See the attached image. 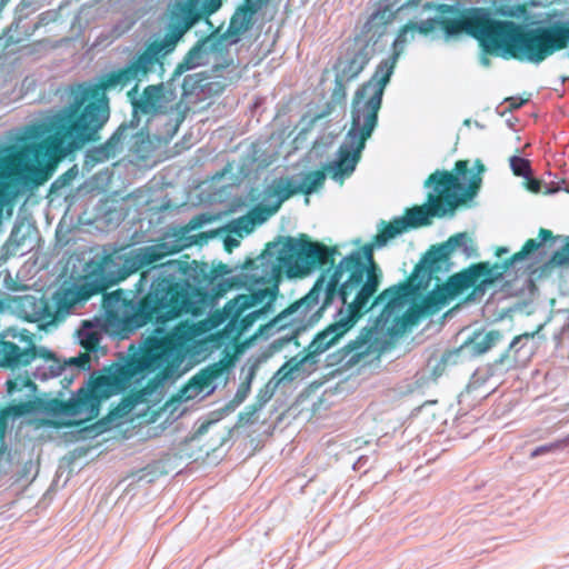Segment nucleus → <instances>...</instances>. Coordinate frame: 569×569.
<instances>
[{
    "mask_svg": "<svg viewBox=\"0 0 569 569\" xmlns=\"http://www.w3.org/2000/svg\"><path fill=\"white\" fill-rule=\"evenodd\" d=\"M336 249L308 240L306 234L299 238L287 236L268 243L261 254L249 259L242 271L233 277L218 280L216 277L200 276L196 268L178 260H169L143 271L139 279L140 299L133 303L120 300L118 295L109 298L110 313L114 317V306L124 308L120 318V328L124 331L138 330L149 322L157 325L153 337H167L179 330L174 327L170 332L160 328L169 320L182 313L197 318L211 310L229 290L244 287L249 293L259 286H273L278 290L282 272L288 278H300L310 274L321 263H326ZM187 343V342H184ZM186 345H183V353Z\"/></svg>",
    "mask_w": 569,
    "mask_h": 569,
    "instance_id": "obj_1",
    "label": "nucleus"
},
{
    "mask_svg": "<svg viewBox=\"0 0 569 569\" xmlns=\"http://www.w3.org/2000/svg\"><path fill=\"white\" fill-rule=\"evenodd\" d=\"M411 3L422 11H433L436 14L420 22L406 24L392 42V56L383 59L370 79L355 92L350 129L337 151V158L325 167L336 181L343 180L356 170L366 142L378 124L385 89L405 49L409 32L419 31L420 34L428 36L439 30L447 41L468 34L477 39L486 52L491 53L497 20L488 9L473 7L463 10L459 18H449L447 14L458 12L452 4L440 3L438 0H412Z\"/></svg>",
    "mask_w": 569,
    "mask_h": 569,
    "instance_id": "obj_2",
    "label": "nucleus"
},
{
    "mask_svg": "<svg viewBox=\"0 0 569 569\" xmlns=\"http://www.w3.org/2000/svg\"><path fill=\"white\" fill-rule=\"evenodd\" d=\"M184 332L179 330L167 337H150L138 353L123 365H118L108 375H91L90 379L68 401L51 400L47 411L52 416L84 417L99 416L102 399L120 393L133 383L140 382L156 370L162 380L179 376L183 362Z\"/></svg>",
    "mask_w": 569,
    "mask_h": 569,
    "instance_id": "obj_3",
    "label": "nucleus"
},
{
    "mask_svg": "<svg viewBox=\"0 0 569 569\" xmlns=\"http://www.w3.org/2000/svg\"><path fill=\"white\" fill-rule=\"evenodd\" d=\"M469 237L466 232L451 236L443 243L432 247L415 267L410 278L401 283L389 287L375 298V303L383 305L376 318L373 326L361 330L360 335L349 341L342 349L341 360L347 365H356L370 356L379 333L397 337L407 330V326L415 320V316L408 312V303L419 290H426L430 280H439V273H446L450 268V254L456 249H461L466 257L476 253V249L469 246Z\"/></svg>",
    "mask_w": 569,
    "mask_h": 569,
    "instance_id": "obj_4",
    "label": "nucleus"
},
{
    "mask_svg": "<svg viewBox=\"0 0 569 569\" xmlns=\"http://www.w3.org/2000/svg\"><path fill=\"white\" fill-rule=\"evenodd\" d=\"M176 242H160L134 249L120 248L94 254L87 263L86 274L77 281L62 282L52 295L56 322L78 313L93 296L124 280L138 270L179 252Z\"/></svg>",
    "mask_w": 569,
    "mask_h": 569,
    "instance_id": "obj_5",
    "label": "nucleus"
},
{
    "mask_svg": "<svg viewBox=\"0 0 569 569\" xmlns=\"http://www.w3.org/2000/svg\"><path fill=\"white\" fill-rule=\"evenodd\" d=\"M178 79L172 76L168 81L147 86L140 96H137L138 86L136 84L128 92L132 107L131 119L122 122L104 143L88 150L86 163L91 166L102 163L120 153L128 131L140 126L141 116L148 117L147 123L153 119L167 117L162 123L163 129L157 131L154 137L159 142L168 143L186 118L182 100L178 99Z\"/></svg>",
    "mask_w": 569,
    "mask_h": 569,
    "instance_id": "obj_6",
    "label": "nucleus"
},
{
    "mask_svg": "<svg viewBox=\"0 0 569 569\" xmlns=\"http://www.w3.org/2000/svg\"><path fill=\"white\" fill-rule=\"evenodd\" d=\"M456 174L446 170H436L425 182V187L433 186V192L428 196L427 202L421 207H413L407 210L406 217H396L387 228L392 231H399V234L409 228H417L429 223L430 217L453 216L457 207L472 199L476 194L475 188L479 187L481 179L472 176L469 186H466L461 179H465L468 172V161L459 160L455 167Z\"/></svg>",
    "mask_w": 569,
    "mask_h": 569,
    "instance_id": "obj_7",
    "label": "nucleus"
},
{
    "mask_svg": "<svg viewBox=\"0 0 569 569\" xmlns=\"http://www.w3.org/2000/svg\"><path fill=\"white\" fill-rule=\"evenodd\" d=\"M491 53L503 59L541 63L569 44V26L556 21L548 26L527 27L497 20Z\"/></svg>",
    "mask_w": 569,
    "mask_h": 569,
    "instance_id": "obj_8",
    "label": "nucleus"
},
{
    "mask_svg": "<svg viewBox=\"0 0 569 569\" xmlns=\"http://www.w3.org/2000/svg\"><path fill=\"white\" fill-rule=\"evenodd\" d=\"M378 233L370 243H366L361 250H353L343 257L331 270V274L342 286V296L350 295L357 305L370 307V302L377 293L381 280L382 270L373 259V250L385 247L399 231L387 228V222L380 220L377 224Z\"/></svg>",
    "mask_w": 569,
    "mask_h": 569,
    "instance_id": "obj_9",
    "label": "nucleus"
},
{
    "mask_svg": "<svg viewBox=\"0 0 569 569\" xmlns=\"http://www.w3.org/2000/svg\"><path fill=\"white\" fill-rule=\"evenodd\" d=\"M199 13L190 2L180 3L171 12L167 32L147 43L143 51L134 54L122 68L116 71L123 88L131 82L148 80L150 73L164 72V58L171 53L184 33L198 21Z\"/></svg>",
    "mask_w": 569,
    "mask_h": 569,
    "instance_id": "obj_10",
    "label": "nucleus"
},
{
    "mask_svg": "<svg viewBox=\"0 0 569 569\" xmlns=\"http://www.w3.org/2000/svg\"><path fill=\"white\" fill-rule=\"evenodd\" d=\"M326 247L328 249H336L337 252L332 253L326 263H321L313 271L326 266H329V268L320 274L310 291L279 313L269 323L270 327L282 330L291 326L292 333L297 335L301 329L318 322L327 308L336 303L343 307L352 300L350 295L342 296L340 293L342 286L331 274L335 257L339 254V250L337 247Z\"/></svg>",
    "mask_w": 569,
    "mask_h": 569,
    "instance_id": "obj_11",
    "label": "nucleus"
},
{
    "mask_svg": "<svg viewBox=\"0 0 569 569\" xmlns=\"http://www.w3.org/2000/svg\"><path fill=\"white\" fill-rule=\"evenodd\" d=\"M111 110L106 107L86 104L69 121L51 126H30L26 129L28 139H40L50 136L53 150L69 156L90 142L100 140V131L110 119Z\"/></svg>",
    "mask_w": 569,
    "mask_h": 569,
    "instance_id": "obj_12",
    "label": "nucleus"
},
{
    "mask_svg": "<svg viewBox=\"0 0 569 569\" xmlns=\"http://www.w3.org/2000/svg\"><path fill=\"white\" fill-rule=\"evenodd\" d=\"M542 326L536 331L516 336L501 355L492 362L476 369L465 390L459 393V403L468 400L469 396L482 387L490 378L501 377L510 370L526 367L532 359L537 346L533 341Z\"/></svg>",
    "mask_w": 569,
    "mask_h": 569,
    "instance_id": "obj_13",
    "label": "nucleus"
},
{
    "mask_svg": "<svg viewBox=\"0 0 569 569\" xmlns=\"http://www.w3.org/2000/svg\"><path fill=\"white\" fill-rule=\"evenodd\" d=\"M373 307H382L383 305H377L375 301L370 307L366 305H357V301L352 299L343 307H339L333 315V321L325 330L319 332L313 340L309 343L307 350L308 353L298 359H295L293 363L297 368L305 373H310L316 370L318 365V357L327 351L330 347L336 345L340 338H342L361 318L363 311L370 310Z\"/></svg>",
    "mask_w": 569,
    "mask_h": 569,
    "instance_id": "obj_14",
    "label": "nucleus"
},
{
    "mask_svg": "<svg viewBox=\"0 0 569 569\" xmlns=\"http://www.w3.org/2000/svg\"><path fill=\"white\" fill-rule=\"evenodd\" d=\"M64 157L53 150L47 134L41 142L24 144L7 156V164L13 166L20 187L27 190L48 181L52 173L50 164Z\"/></svg>",
    "mask_w": 569,
    "mask_h": 569,
    "instance_id": "obj_15",
    "label": "nucleus"
},
{
    "mask_svg": "<svg viewBox=\"0 0 569 569\" xmlns=\"http://www.w3.org/2000/svg\"><path fill=\"white\" fill-rule=\"evenodd\" d=\"M325 180L326 173L320 170L273 179L266 189L264 199L253 210V219L263 222L290 197L300 192L311 194L323 186Z\"/></svg>",
    "mask_w": 569,
    "mask_h": 569,
    "instance_id": "obj_16",
    "label": "nucleus"
},
{
    "mask_svg": "<svg viewBox=\"0 0 569 569\" xmlns=\"http://www.w3.org/2000/svg\"><path fill=\"white\" fill-rule=\"evenodd\" d=\"M278 290L273 286L257 288L251 293L238 295L223 308V319L228 320L227 329L240 336L247 332L259 319H267L272 311V302Z\"/></svg>",
    "mask_w": 569,
    "mask_h": 569,
    "instance_id": "obj_17",
    "label": "nucleus"
},
{
    "mask_svg": "<svg viewBox=\"0 0 569 569\" xmlns=\"http://www.w3.org/2000/svg\"><path fill=\"white\" fill-rule=\"evenodd\" d=\"M139 281L134 284V291L133 292H126L121 289H118L110 293H103V301H102V308L104 311V322H102L99 319H96L93 321H83L81 327L78 330V338L79 343L81 347H83L89 352H96L98 350L100 340L102 339L103 332L111 330L113 333H117L121 337H129L131 333L136 332L137 330L132 331H124V329L120 328L121 322L118 321V318L120 313H122L124 308H121L120 306H114V310H117V313L114 317H111L112 315L109 312L110 306H109V298L113 295H118L120 300H123L128 303H133V301H138L140 299L139 295Z\"/></svg>",
    "mask_w": 569,
    "mask_h": 569,
    "instance_id": "obj_18",
    "label": "nucleus"
},
{
    "mask_svg": "<svg viewBox=\"0 0 569 569\" xmlns=\"http://www.w3.org/2000/svg\"><path fill=\"white\" fill-rule=\"evenodd\" d=\"M212 62V71L218 72L233 67V56L219 38V30L213 31L207 38L199 40L186 53L183 60L177 66L173 74L178 80L189 70Z\"/></svg>",
    "mask_w": 569,
    "mask_h": 569,
    "instance_id": "obj_19",
    "label": "nucleus"
},
{
    "mask_svg": "<svg viewBox=\"0 0 569 569\" xmlns=\"http://www.w3.org/2000/svg\"><path fill=\"white\" fill-rule=\"evenodd\" d=\"M30 349H34V359L32 362H39L32 372L34 379L44 381L63 373V381L72 383L77 375L84 370H90L91 357L89 353H80L68 360H61L51 350L44 347H37L33 342Z\"/></svg>",
    "mask_w": 569,
    "mask_h": 569,
    "instance_id": "obj_20",
    "label": "nucleus"
},
{
    "mask_svg": "<svg viewBox=\"0 0 569 569\" xmlns=\"http://www.w3.org/2000/svg\"><path fill=\"white\" fill-rule=\"evenodd\" d=\"M549 239H553L552 232L548 229L541 228L539 230V239L527 240L520 251L505 260L501 264L496 263L491 266L489 262L477 263L476 266H483L481 277H485V279L475 289V292L483 295L486 286L502 279L505 276H510L518 262L535 256V253L539 251L540 247Z\"/></svg>",
    "mask_w": 569,
    "mask_h": 569,
    "instance_id": "obj_21",
    "label": "nucleus"
},
{
    "mask_svg": "<svg viewBox=\"0 0 569 569\" xmlns=\"http://www.w3.org/2000/svg\"><path fill=\"white\" fill-rule=\"evenodd\" d=\"M375 52L376 48L363 37H355L343 42L340 56L333 64L335 73L352 81L363 71Z\"/></svg>",
    "mask_w": 569,
    "mask_h": 569,
    "instance_id": "obj_22",
    "label": "nucleus"
},
{
    "mask_svg": "<svg viewBox=\"0 0 569 569\" xmlns=\"http://www.w3.org/2000/svg\"><path fill=\"white\" fill-rule=\"evenodd\" d=\"M32 338L29 331L8 329L0 335V367H26L34 359V349H30Z\"/></svg>",
    "mask_w": 569,
    "mask_h": 569,
    "instance_id": "obj_23",
    "label": "nucleus"
},
{
    "mask_svg": "<svg viewBox=\"0 0 569 569\" xmlns=\"http://www.w3.org/2000/svg\"><path fill=\"white\" fill-rule=\"evenodd\" d=\"M505 342V335L500 330H488L475 332L458 349L442 355L436 371L442 366L446 368L456 365L460 358H475L482 356L495 347Z\"/></svg>",
    "mask_w": 569,
    "mask_h": 569,
    "instance_id": "obj_24",
    "label": "nucleus"
},
{
    "mask_svg": "<svg viewBox=\"0 0 569 569\" xmlns=\"http://www.w3.org/2000/svg\"><path fill=\"white\" fill-rule=\"evenodd\" d=\"M246 4L239 8L232 16L229 27L223 33L219 32V38L223 44L231 51V47L238 43L241 36L248 31L252 24L253 16L269 3V0H244Z\"/></svg>",
    "mask_w": 569,
    "mask_h": 569,
    "instance_id": "obj_25",
    "label": "nucleus"
},
{
    "mask_svg": "<svg viewBox=\"0 0 569 569\" xmlns=\"http://www.w3.org/2000/svg\"><path fill=\"white\" fill-rule=\"evenodd\" d=\"M33 13L31 10H20V6L16 7L13 20L0 37L4 48L18 44L34 34L38 29L34 19L30 18Z\"/></svg>",
    "mask_w": 569,
    "mask_h": 569,
    "instance_id": "obj_26",
    "label": "nucleus"
},
{
    "mask_svg": "<svg viewBox=\"0 0 569 569\" xmlns=\"http://www.w3.org/2000/svg\"><path fill=\"white\" fill-rule=\"evenodd\" d=\"M18 309L21 316L30 322H56L53 310L47 298L26 295L18 300Z\"/></svg>",
    "mask_w": 569,
    "mask_h": 569,
    "instance_id": "obj_27",
    "label": "nucleus"
},
{
    "mask_svg": "<svg viewBox=\"0 0 569 569\" xmlns=\"http://www.w3.org/2000/svg\"><path fill=\"white\" fill-rule=\"evenodd\" d=\"M82 84L89 100L87 104L103 106L107 110H110V99L107 91L116 88L123 89L114 70L100 76L97 82H84Z\"/></svg>",
    "mask_w": 569,
    "mask_h": 569,
    "instance_id": "obj_28",
    "label": "nucleus"
},
{
    "mask_svg": "<svg viewBox=\"0 0 569 569\" xmlns=\"http://www.w3.org/2000/svg\"><path fill=\"white\" fill-rule=\"evenodd\" d=\"M393 17L395 12L388 4H380L377 10L371 13L362 27L360 34L357 37L368 39L369 44L376 48L379 44L380 39L386 34L387 27L392 22Z\"/></svg>",
    "mask_w": 569,
    "mask_h": 569,
    "instance_id": "obj_29",
    "label": "nucleus"
},
{
    "mask_svg": "<svg viewBox=\"0 0 569 569\" xmlns=\"http://www.w3.org/2000/svg\"><path fill=\"white\" fill-rule=\"evenodd\" d=\"M295 359H290L281 366L271 379L261 388L256 396L254 401L257 406L264 407L267 402L273 397L278 387L282 383H290L296 380L302 372L293 363Z\"/></svg>",
    "mask_w": 569,
    "mask_h": 569,
    "instance_id": "obj_30",
    "label": "nucleus"
},
{
    "mask_svg": "<svg viewBox=\"0 0 569 569\" xmlns=\"http://www.w3.org/2000/svg\"><path fill=\"white\" fill-rule=\"evenodd\" d=\"M150 123L143 128H137L128 131V137L123 141L127 142L129 151L138 159L146 160L154 151V144L150 138Z\"/></svg>",
    "mask_w": 569,
    "mask_h": 569,
    "instance_id": "obj_31",
    "label": "nucleus"
},
{
    "mask_svg": "<svg viewBox=\"0 0 569 569\" xmlns=\"http://www.w3.org/2000/svg\"><path fill=\"white\" fill-rule=\"evenodd\" d=\"M420 291L413 296V298L410 300L412 301ZM452 299L451 296H449V292L445 290V286H437L433 290L428 292L426 297L422 299L420 310L418 313H425V315H435L438 311H440L448 302ZM411 302L408 303V312L412 313L415 316V319H417V312L411 310ZM416 320L412 321V323ZM411 325V322L407 326V328Z\"/></svg>",
    "mask_w": 569,
    "mask_h": 569,
    "instance_id": "obj_32",
    "label": "nucleus"
},
{
    "mask_svg": "<svg viewBox=\"0 0 569 569\" xmlns=\"http://www.w3.org/2000/svg\"><path fill=\"white\" fill-rule=\"evenodd\" d=\"M13 166L7 164V157L0 160V204L9 203L22 190Z\"/></svg>",
    "mask_w": 569,
    "mask_h": 569,
    "instance_id": "obj_33",
    "label": "nucleus"
},
{
    "mask_svg": "<svg viewBox=\"0 0 569 569\" xmlns=\"http://www.w3.org/2000/svg\"><path fill=\"white\" fill-rule=\"evenodd\" d=\"M88 102H89V100H88V96L83 89V84L80 83L72 91V97H71V101L69 102V104L63 107L57 113L47 118L46 121L41 126H51V124H56L60 121L61 122L69 121V119L72 118L76 113L80 112L82 110V108Z\"/></svg>",
    "mask_w": 569,
    "mask_h": 569,
    "instance_id": "obj_34",
    "label": "nucleus"
},
{
    "mask_svg": "<svg viewBox=\"0 0 569 569\" xmlns=\"http://www.w3.org/2000/svg\"><path fill=\"white\" fill-rule=\"evenodd\" d=\"M88 102H89V100H88V96L83 89V84L80 83L72 91V97H71V101L69 102V104L63 107L57 113L47 118L46 121L41 126H51V124H56L60 121L61 122L69 121V119L72 118L76 113L80 112L82 110V108Z\"/></svg>",
    "mask_w": 569,
    "mask_h": 569,
    "instance_id": "obj_35",
    "label": "nucleus"
},
{
    "mask_svg": "<svg viewBox=\"0 0 569 569\" xmlns=\"http://www.w3.org/2000/svg\"><path fill=\"white\" fill-rule=\"evenodd\" d=\"M483 266H470L468 269L462 270L449 278L443 284L445 290L449 292L452 298L457 297L465 289L472 287L481 278Z\"/></svg>",
    "mask_w": 569,
    "mask_h": 569,
    "instance_id": "obj_36",
    "label": "nucleus"
},
{
    "mask_svg": "<svg viewBox=\"0 0 569 569\" xmlns=\"http://www.w3.org/2000/svg\"><path fill=\"white\" fill-rule=\"evenodd\" d=\"M237 66L233 63V67H229L228 69L214 72V77H207L206 87L203 94L204 96H218L220 94L232 81L237 79L236 73Z\"/></svg>",
    "mask_w": 569,
    "mask_h": 569,
    "instance_id": "obj_37",
    "label": "nucleus"
},
{
    "mask_svg": "<svg viewBox=\"0 0 569 569\" xmlns=\"http://www.w3.org/2000/svg\"><path fill=\"white\" fill-rule=\"evenodd\" d=\"M217 379V372L213 370H203L196 375L182 390L186 399H192L208 389H212V383Z\"/></svg>",
    "mask_w": 569,
    "mask_h": 569,
    "instance_id": "obj_38",
    "label": "nucleus"
},
{
    "mask_svg": "<svg viewBox=\"0 0 569 569\" xmlns=\"http://www.w3.org/2000/svg\"><path fill=\"white\" fill-rule=\"evenodd\" d=\"M350 82L347 79H342L335 74V86L331 92L330 101L327 103L326 109L316 116V119H322L330 114L337 104L345 103L347 98V83Z\"/></svg>",
    "mask_w": 569,
    "mask_h": 569,
    "instance_id": "obj_39",
    "label": "nucleus"
},
{
    "mask_svg": "<svg viewBox=\"0 0 569 569\" xmlns=\"http://www.w3.org/2000/svg\"><path fill=\"white\" fill-rule=\"evenodd\" d=\"M553 239H549L546 243H543L540 248H542L543 246H546L549 241H551L552 243L556 242L557 240H561L562 241V244L560 246V248H558L552 254H551V258L549 260V262L553 266H558V267H562L567 263H569V236H566V237H555L552 234ZM542 254V251L541 249H539L538 252L535 253V258H538ZM533 258V256L531 257Z\"/></svg>",
    "mask_w": 569,
    "mask_h": 569,
    "instance_id": "obj_40",
    "label": "nucleus"
},
{
    "mask_svg": "<svg viewBox=\"0 0 569 569\" xmlns=\"http://www.w3.org/2000/svg\"><path fill=\"white\" fill-rule=\"evenodd\" d=\"M206 80L207 76L202 72L186 76L181 83V96L203 94Z\"/></svg>",
    "mask_w": 569,
    "mask_h": 569,
    "instance_id": "obj_41",
    "label": "nucleus"
},
{
    "mask_svg": "<svg viewBox=\"0 0 569 569\" xmlns=\"http://www.w3.org/2000/svg\"><path fill=\"white\" fill-rule=\"evenodd\" d=\"M527 8L519 3H513L510 0H502L495 7V14L521 19L527 14Z\"/></svg>",
    "mask_w": 569,
    "mask_h": 569,
    "instance_id": "obj_42",
    "label": "nucleus"
},
{
    "mask_svg": "<svg viewBox=\"0 0 569 569\" xmlns=\"http://www.w3.org/2000/svg\"><path fill=\"white\" fill-rule=\"evenodd\" d=\"M254 376H256V368H254V366H251L248 370V373H247L244 380L238 387L234 398L231 401V405L233 408L238 407L247 399V397L251 390V383H252Z\"/></svg>",
    "mask_w": 569,
    "mask_h": 569,
    "instance_id": "obj_43",
    "label": "nucleus"
},
{
    "mask_svg": "<svg viewBox=\"0 0 569 569\" xmlns=\"http://www.w3.org/2000/svg\"><path fill=\"white\" fill-rule=\"evenodd\" d=\"M510 168L515 176L530 180L532 178L531 162L522 157L512 156L509 159Z\"/></svg>",
    "mask_w": 569,
    "mask_h": 569,
    "instance_id": "obj_44",
    "label": "nucleus"
},
{
    "mask_svg": "<svg viewBox=\"0 0 569 569\" xmlns=\"http://www.w3.org/2000/svg\"><path fill=\"white\" fill-rule=\"evenodd\" d=\"M8 392L13 395L16 391H22L23 389H29L31 391H36V383L31 380L30 376L27 373L24 376L18 375L13 379L7 381Z\"/></svg>",
    "mask_w": 569,
    "mask_h": 569,
    "instance_id": "obj_45",
    "label": "nucleus"
},
{
    "mask_svg": "<svg viewBox=\"0 0 569 569\" xmlns=\"http://www.w3.org/2000/svg\"><path fill=\"white\" fill-rule=\"evenodd\" d=\"M60 17V9H50L41 12L34 19L37 29L46 27L50 23L56 22Z\"/></svg>",
    "mask_w": 569,
    "mask_h": 569,
    "instance_id": "obj_46",
    "label": "nucleus"
},
{
    "mask_svg": "<svg viewBox=\"0 0 569 569\" xmlns=\"http://www.w3.org/2000/svg\"><path fill=\"white\" fill-rule=\"evenodd\" d=\"M262 407L257 406V402L246 407L244 411L239 415V422L251 425L256 421L257 415L262 410Z\"/></svg>",
    "mask_w": 569,
    "mask_h": 569,
    "instance_id": "obj_47",
    "label": "nucleus"
},
{
    "mask_svg": "<svg viewBox=\"0 0 569 569\" xmlns=\"http://www.w3.org/2000/svg\"><path fill=\"white\" fill-rule=\"evenodd\" d=\"M559 448H561V442H558V441L539 446L530 452V458L531 459L537 458L539 456L551 452Z\"/></svg>",
    "mask_w": 569,
    "mask_h": 569,
    "instance_id": "obj_48",
    "label": "nucleus"
},
{
    "mask_svg": "<svg viewBox=\"0 0 569 569\" xmlns=\"http://www.w3.org/2000/svg\"><path fill=\"white\" fill-rule=\"evenodd\" d=\"M8 425V412L6 410L0 411V457L4 453V435Z\"/></svg>",
    "mask_w": 569,
    "mask_h": 569,
    "instance_id": "obj_49",
    "label": "nucleus"
},
{
    "mask_svg": "<svg viewBox=\"0 0 569 569\" xmlns=\"http://www.w3.org/2000/svg\"><path fill=\"white\" fill-rule=\"evenodd\" d=\"M17 6H20V10H31L37 12L44 6V3L42 0H20Z\"/></svg>",
    "mask_w": 569,
    "mask_h": 569,
    "instance_id": "obj_50",
    "label": "nucleus"
},
{
    "mask_svg": "<svg viewBox=\"0 0 569 569\" xmlns=\"http://www.w3.org/2000/svg\"><path fill=\"white\" fill-rule=\"evenodd\" d=\"M506 101L509 103V108L512 110L521 108L526 102V100L516 97L508 98Z\"/></svg>",
    "mask_w": 569,
    "mask_h": 569,
    "instance_id": "obj_51",
    "label": "nucleus"
},
{
    "mask_svg": "<svg viewBox=\"0 0 569 569\" xmlns=\"http://www.w3.org/2000/svg\"><path fill=\"white\" fill-rule=\"evenodd\" d=\"M206 221H207V219H206V217L203 214L197 216L191 221V223H192L191 228L194 229L197 227H200Z\"/></svg>",
    "mask_w": 569,
    "mask_h": 569,
    "instance_id": "obj_52",
    "label": "nucleus"
},
{
    "mask_svg": "<svg viewBox=\"0 0 569 569\" xmlns=\"http://www.w3.org/2000/svg\"><path fill=\"white\" fill-rule=\"evenodd\" d=\"M488 54H490L489 52H486L485 49L482 48V53L480 56V63L483 66V67H489L490 66V59L488 58ZM492 56H496L495 53H491Z\"/></svg>",
    "mask_w": 569,
    "mask_h": 569,
    "instance_id": "obj_53",
    "label": "nucleus"
},
{
    "mask_svg": "<svg viewBox=\"0 0 569 569\" xmlns=\"http://www.w3.org/2000/svg\"><path fill=\"white\" fill-rule=\"evenodd\" d=\"M212 423H213L212 421H204V422H202V423L199 426V428L197 429V432H196V433H197L198 436H201V435L206 433V432L208 431L209 427H210Z\"/></svg>",
    "mask_w": 569,
    "mask_h": 569,
    "instance_id": "obj_54",
    "label": "nucleus"
},
{
    "mask_svg": "<svg viewBox=\"0 0 569 569\" xmlns=\"http://www.w3.org/2000/svg\"><path fill=\"white\" fill-rule=\"evenodd\" d=\"M19 232H20V227L14 226L11 231V234H10V240L14 241L17 243V246H21V242L18 239Z\"/></svg>",
    "mask_w": 569,
    "mask_h": 569,
    "instance_id": "obj_55",
    "label": "nucleus"
},
{
    "mask_svg": "<svg viewBox=\"0 0 569 569\" xmlns=\"http://www.w3.org/2000/svg\"><path fill=\"white\" fill-rule=\"evenodd\" d=\"M220 4H221V0H211L210 4L208 6V12L209 13L214 12L216 10H218Z\"/></svg>",
    "mask_w": 569,
    "mask_h": 569,
    "instance_id": "obj_56",
    "label": "nucleus"
},
{
    "mask_svg": "<svg viewBox=\"0 0 569 569\" xmlns=\"http://www.w3.org/2000/svg\"><path fill=\"white\" fill-rule=\"evenodd\" d=\"M249 224V220L246 218H241L238 220V229H247Z\"/></svg>",
    "mask_w": 569,
    "mask_h": 569,
    "instance_id": "obj_57",
    "label": "nucleus"
},
{
    "mask_svg": "<svg viewBox=\"0 0 569 569\" xmlns=\"http://www.w3.org/2000/svg\"><path fill=\"white\" fill-rule=\"evenodd\" d=\"M529 181L531 183L530 189L533 190V191H538L539 190V181L533 180L532 178Z\"/></svg>",
    "mask_w": 569,
    "mask_h": 569,
    "instance_id": "obj_58",
    "label": "nucleus"
},
{
    "mask_svg": "<svg viewBox=\"0 0 569 569\" xmlns=\"http://www.w3.org/2000/svg\"><path fill=\"white\" fill-rule=\"evenodd\" d=\"M509 252V249L507 247H500L498 250H497V256L500 257L501 254L503 253H508Z\"/></svg>",
    "mask_w": 569,
    "mask_h": 569,
    "instance_id": "obj_59",
    "label": "nucleus"
},
{
    "mask_svg": "<svg viewBox=\"0 0 569 569\" xmlns=\"http://www.w3.org/2000/svg\"><path fill=\"white\" fill-rule=\"evenodd\" d=\"M226 244H227V246H231V244H232V246H238V244H239V242H238V240H236V239L228 238V239H227V241H226Z\"/></svg>",
    "mask_w": 569,
    "mask_h": 569,
    "instance_id": "obj_60",
    "label": "nucleus"
},
{
    "mask_svg": "<svg viewBox=\"0 0 569 569\" xmlns=\"http://www.w3.org/2000/svg\"><path fill=\"white\" fill-rule=\"evenodd\" d=\"M558 442H561V448L569 446V435L566 438H563L562 440H559Z\"/></svg>",
    "mask_w": 569,
    "mask_h": 569,
    "instance_id": "obj_61",
    "label": "nucleus"
},
{
    "mask_svg": "<svg viewBox=\"0 0 569 569\" xmlns=\"http://www.w3.org/2000/svg\"><path fill=\"white\" fill-rule=\"evenodd\" d=\"M416 33H420V32H419V31H415L413 33L409 32V33L407 34V41H406V43H407L409 40L415 39Z\"/></svg>",
    "mask_w": 569,
    "mask_h": 569,
    "instance_id": "obj_62",
    "label": "nucleus"
},
{
    "mask_svg": "<svg viewBox=\"0 0 569 569\" xmlns=\"http://www.w3.org/2000/svg\"><path fill=\"white\" fill-rule=\"evenodd\" d=\"M477 168H478L479 173L485 171V166L480 161L477 162Z\"/></svg>",
    "mask_w": 569,
    "mask_h": 569,
    "instance_id": "obj_63",
    "label": "nucleus"
},
{
    "mask_svg": "<svg viewBox=\"0 0 569 569\" xmlns=\"http://www.w3.org/2000/svg\"><path fill=\"white\" fill-rule=\"evenodd\" d=\"M47 43H48V40L43 39V40L38 41L36 44L37 46H44Z\"/></svg>",
    "mask_w": 569,
    "mask_h": 569,
    "instance_id": "obj_64",
    "label": "nucleus"
}]
</instances>
